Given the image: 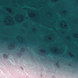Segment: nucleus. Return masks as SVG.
<instances>
[{"instance_id": "1", "label": "nucleus", "mask_w": 78, "mask_h": 78, "mask_svg": "<svg viewBox=\"0 0 78 78\" xmlns=\"http://www.w3.org/2000/svg\"><path fill=\"white\" fill-rule=\"evenodd\" d=\"M4 57H7V55L6 54H4L3 55Z\"/></svg>"}, {"instance_id": "2", "label": "nucleus", "mask_w": 78, "mask_h": 78, "mask_svg": "<svg viewBox=\"0 0 78 78\" xmlns=\"http://www.w3.org/2000/svg\"><path fill=\"white\" fill-rule=\"evenodd\" d=\"M56 65H57V66H58V63H56Z\"/></svg>"}, {"instance_id": "3", "label": "nucleus", "mask_w": 78, "mask_h": 78, "mask_svg": "<svg viewBox=\"0 0 78 78\" xmlns=\"http://www.w3.org/2000/svg\"><path fill=\"white\" fill-rule=\"evenodd\" d=\"M69 65L70 66V64H69Z\"/></svg>"}]
</instances>
